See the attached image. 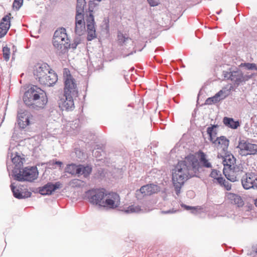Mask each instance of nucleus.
Here are the masks:
<instances>
[{
    "mask_svg": "<svg viewBox=\"0 0 257 257\" xmlns=\"http://www.w3.org/2000/svg\"><path fill=\"white\" fill-rule=\"evenodd\" d=\"M224 124L231 128L235 129L239 125L238 121H234L233 118L227 117H224L223 119Z\"/></svg>",
    "mask_w": 257,
    "mask_h": 257,
    "instance_id": "cd10ccee",
    "label": "nucleus"
},
{
    "mask_svg": "<svg viewBox=\"0 0 257 257\" xmlns=\"http://www.w3.org/2000/svg\"><path fill=\"white\" fill-rule=\"evenodd\" d=\"M199 169L198 161L193 155H188L184 160L178 163L173 169L172 174V183L177 195L185 182L194 176Z\"/></svg>",
    "mask_w": 257,
    "mask_h": 257,
    "instance_id": "f257e3e1",
    "label": "nucleus"
},
{
    "mask_svg": "<svg viewBox=\"0 0 257 257\" xmlns=\"http://www.w3.org/2000/svg\"><path fill=\"white\" fill-rule=\"evenodd\" d=\"M78 180H74L72 181L73 183H75V182L78 181Z\"/></svg>",
    "mask_w": 257,
    "mask_h": 257,
    "instance_id": "37998d69",
    "label": "nucleus"
},
{
    "mask_svg": "<svg viewBox=\"0 0 257 257\" xmlns=\"http://www.w3.org/2000/svg\"><path fill=\"white\" fill-rule=\"evenodd\" d=\"M55 164H57V165H59L60 166H61V165L62 164V162H59V161H56V162H55Z\"/></svg>",
    "mask_w": 257,
    "mask_h": 257,
    "instance_id": "79ce46f5",
    "label": "nucleus"
},
{
    "mask_svg": "<svg viewBox=\"0 0 257 257\" xmlns=\"http://www.w3.org/2000/svg\"><path fill=\"white\" fill-rule=\"evenodd\" d=\"M220 100V98H219L216 94L214 96L208 98L205 101V104L207 105H211L213 103H216Z\"/></svg>",
    "mask_w": 257,
    "mask_h": 257,
    "instance_id": "473e14b6",
    "label": "nucleus"
},
{
    "mask_svg": "<svg viewBox=\"0 0 257 257\" xmlns=\"http://www.w3.org/2000/svg\"><path fill=\"white\" fill-rule=\"evenodd\" d=\"M79 168L80 169L79 170V174H78V176L83 175L86 177L89 176L92 171V168L88 166H84L79 165Z\"/></svg>",
    "mask_w": 257,
    "mask_h": 257,
    "instance_id": "c85d7f7f",
    "label": "nucleus"
},
{
    "mask_svg": "<svg viewBox=\"0 0 257 257\" xmlns=\"http://www.w3.org/2000/svg\"><path fill=\"white\" fill-rule=\"evenodd\" d=\"M236 159L231 154H227L223 157V164L224 168H232L233 167H237L235 165Z\"/></svg>",
    "mask_w": 257,
    "mask_h": 257,
    "instance_id": "4be33fe9",
    "label": "nucleus"
},
{
    "mask_svg": "<svg viewBox=\"0 0 257 257\" xmlns=\"http://www.w3.org/2000/svg\"><path fill=\"white\" fill-rule=\"evenodd\" d=\"M11 13L8 14L0 22V38L4 37L7 33L11 26V20L13 18Z\"/></svg>",
    "mask_w": 257,
    "mask_h": 257,
    "instance_id": "f3484780",
    "label": "nucleus"
},
{
    "mask_svg": "<svg viewBox=\"0 0 257 257\" xmlns=\"http://www.w3.org/2000/svg\"><path fill=\"white\" fill-rule=\"evenodd\" d=\"M23 3V0H14L13 4V8L16 10H19Z\"/></svg>",
    "mask_w": 257,
    "mask_h": 257,
    "instance_id": "58836bf2",
    "label": "nucleus"
},
{
    "mask_svg": "<svg viewBox=\"0 0 257 257\" xmlns=\"http://www.w3.org/2000/svg\"><path fill=\"white\" fill-rule=\"evenodd\" d=\"M78 96L64 94L63 98H61L58 102L59 106L62 110L69 111L74 108V98Z\"/></svg>",
    "mask_w": 257,
    "mask_h": 257,
    "instance_id": "f8f14e48",
    "label": "nucleus"
},
{
    "mask_svg": "<svg viewBox=\"0 0 257 257\" xmlns=\"http://www.w3.org/2000/svg\"><path fill=\"white\" fill-rule=\"evenodd\" d=\"M63 77L64 79V94L78 96V91L76 80L71 75L68 69L65 68L64 69Z\"/></svg>",
    "mask_w": 257,
    "mask_h": 257,
    "instance_id": "20e7f679",
    "label": "nucleus"
},
{
    "mask_svg": "<svg viewBox=\"0 0 257 257\" xmlns=\"http://www.w3.org/2000/svg\"><path fill=\"white\" fill-rule=\"evenodd\" d=\"M85 31L84 15L76 14L75 33L79 36H81L85 33Z\"/></svg>",
    "mask_w": 257,
    "mask_h": 257,
    "instance_id": "4468645a",
    "label": "nucleus"
},
{
    "mask_svg": "<svg viewBox=\"0 0 257 257\" xmlns=\"http://www.w3.org/2000/svg\"><path fill=\"white\" fill-rule=\"evenodd\" d=\"M85 15L88 33L87 39L88 41H91L96 37L94 27V19L92 11L86 12Z\"/></svg>",
    "mask_w": 257,
    "mask_h": 257,
    "instance_id": "9b49d317",
    "label": "nucleus"
},
{
    "mask_svg": "<svg viewBox=\"0 0 257 257\" xmlns=\"http://www.w3.org/2000/svg\"><path fill=\"white\" fill-rule=\"evenodd\" d=\"M120 197L118 194L113 191H106L102 207L114 209L119 206Z\"/></svg>",
    "mask_w": 257,
    "mask_h": 257,
    "instance_id": "1a4fd4ad",
    "label": "nucleus"
},
{
    "mask_svg": "<svg viewBox=\"0 0 257 257\" xmlns=\"http://www.w3.org/2000/svg\"><path fill=\"white\" fill-rule=\"evenodd\" d=\"M237 148L239 155L242 156L257 154V144L250 143L247 140H239Z\"/></svg>",
    "mask_w": 257,
    "mask_h": 257,
    "instance_id": "0eeeda50",
    "label": "nucleus"
},
{
    "mask_svg": "<svg viewBox=\"0 0 257 257\" xmlns=\"http://www.w3.org/2000/svg\"><path fill=\"white\" fill-rule=\"evenodd\" d=\"M23 100L26 106L36 110L44 108L48 103L46 92L35 85H32L24 93Z\"/></svg>",
    "mask_w": 257,
    "mask_h": 257,
    "instance_id": "f03ea898",
    "label": "nucleus"
},
{
    "mask_svg": "<svg viewBox=\"0 0 257 257\" xmlns=\"http://www.w3.org/2000/svg\"><path fill=\"white\" fill-rule=\"evenodd\" d=\"M228 74L229 75L228 79L237 85L241 82L247 80L242 72L240 70L233 71Z\"/></svg>",
    "mask_w": 257,
    "mask_h": 257,
    "instance_id": "aec40b11",
    "label": "nucleus"
},
{
    "mask_svg": "<svg viewBox=\"0 0 257 257\" xmlns=\"http://www.w3.org/2000/svg\"><path fill=\"white\" fill-rule=\"evenodd\" d=\"M225 198L231 204L236 205L238 207H242L244 205V202L241 196L236 194L226 192L225 194Z\"/></svg>",
    "mask_w": 257,
    "mask_h": 257,
    "instance_id": "6ab92c4d",
    "label": "nucleus"
},
{
    "mask_svg": "<svg viewBox=\"0 0 257 257\" xmlns=\"http://www.w3.org/2000/svg\"><path fill=\"white\" fill-rule=\"evenodd\" d=\"M18 123L20 127L23 128H25L30 123L28 116L24 113L20 114L18 115Z\"/></svg>",
    "mask_w": 257,
    "mask_h": 257,
    "instance_id": "393cba45",
    "label": "nucleus"
},
{
    "mask_svg": "<svg viewBox=\"0 0 257 257\" xmlns=\"http://www.w3.org/2000/svg\"><path fill=\"white\" fill-rule=\"evenodd\" d=\"M38 174L36 167H26L15 175V179L19 181L32 182L38 178Z\"/></svg>",
    "mask_w": 257,
    "mask_h": 257,
    "instance_id": "423d86ee",
    "label": "nucleus"
},
{
    "mask_svg": "<svg viewBox=\"0 0 257 257\" xmlns=\"http://www.w3.org/2000/svg\"><path fill=\"white\" fill-rule=\"evenodd\" d=\"M79 43V41H75L74 43L70 44L66 29L64 28L57 29L54 33L53 39V45L61 53L66 52L70 48H76Z\"/></svg>",
    "mask_w": 257,
    "mask_h": 257,
    "instance_id": "7ed1b4c3",
    "label": "nucleus"
},
{
    "mask_svg": "<svg viewBox=\"0 0 257 257\" xmlns=\"http://www.w3.org/2000/svg\"><path fill=\"white\" fill-rule=\"evenodd\" d=\"M117 37L118 43L120 46H125L126 45V43L129 42L131 43H133L131 38L128 37H125L124 35L120 31L118 32Z\"/></svg>",
    "mask_w": 257,
    "mask_h": 257,
    "instance_id": "bb28decb",
    "label": "nucleus"
},
{
    "mask_svg": "<svg viewBox=\"0 0 257 257\" xmlns=\"http://www.w3.org/2000/svg\"><path fill=\"white\" fill-rule=\"evenodd\" d=\"M184 207L187 210H189V209H194V210H195L196 209L194 207H191V206H187V205H184Z\"/></svg>",
    "mask_w": 257,
    "mask_h": 257,
    "instance_id": "a19ab883",
    "label": "nucleus"
},
{
    "mask_svg": "<svg viewBox=\"0 0 257 257\" xmlns=\"http://www.w3.org/2000/svg\"><path fill=\"white\" fill-rule=\"evenodd\" d=\"M14 196L18 199L28 198L31 196V193L28 191H23L22 188H17L13 184L11 185Z\"/></svg>",
    "mask_w": 257,
    "mask_h": 257,
    "instance_id": "412c9836",
    "label": "nucleus"
},
{
    "mask_svg": "<svg viewBox=\"0 0 257 257\" xmlns=\"http://www.w3.org/2000/svg\"><path fill=\"white\" fill-rule=\"evenodd\" d=\"M213 127L207 128V132L209 136V140L217 150L225 153L229 146V140L224 136L215 138L216 134L214 135L213 134Z\"/></svg>",
    "mask_w": 257,
    "mask_h": 257,
    "instance_id": "39448f33",
    "label": "nucleus"
},
{
    "mask_svg": "<svg viewBox=\"0 0 257 257\" xmlns=\"http://www.w3.org/2000/svg\"><path fill=\"white\" fill-rule=\"evenodd\" d=\"M141 211V207L139 205H131L129 206L125 210L126 213H136Z\"/></svg>",
    "mask_w": 257,
    "mask_h": 257,
    "instance_id": "72a5a7b5",
    "label": "nucleus"
},
{
    "mask_svg": "<svg viewBox=\"0 0 257 257\" xmlns=\"http://www.w3.org/2000/svg\"><path fill=\"white\" fill-rule=\"evenodd\" d=\"M61 184L59 182L53 184L52 183H48L42 187L39 188V193L43 195H50L56 189L61 187Z\"/></svg>",
    "mask_w": 257,
    "mask_h": 257,
    "instance_id": "a211bd4d",
    "label": "nucleus"
},
{
    "mask_svg": "<svg viewBox=\"0 0 257 257\" xmlns=\"http://www.w3.org/2000/svg\"><path fill=\"white\" fill-rule=\"evenodd\" d=\"M242 172V170L239 166L233 167L232 168H224L223 169V173L226 178L233 182L237 180L238 176Z\"/></svg>",
    "mask_w": 257,
    "mask_h": 257,
    "instance_id": "ddd939ff",
    "label": "nucleus"
},
{
    "mask_svg": "<svg viewBox=\"0 0 257 257\" xmlns=\"http://www.w3.org/2000/svg\"><path fill=\"white\" fill-rule=\"evenodd\" d=\"M10 54H11L10 49L7 46L4 47L3 48V57H4V59L6 61H8L9 60L10 57Z\"/></svg>",
    "mask_w": 257,
    "mask_h": 257,
    "instance_id": "f704fd0d",
    "label": "nucleus"
},
{
    "mask_svg": "<svg viewBox=\"0 0 257 257\" xmlns=\"http://www.w3.org/2000/svg\"><path fill=\"white\" fill-rule=\"evenodd\" d=\"M233 89V86L230 85L229 86H226L222 88L216 94L218 96L220 100L225 98L226 97L229 96L230 94L231 90Z\"/></svg>",
    "mask_w": 257,
    "mask_h": 257,
    "instance_id": "a878e982",
    "label": "nucleus"
},
{
    "mask_svg": "<svg viewBox=\"0 0 257 257\" xmlns=\"http://www.w3.org/2000/svg\"><path fill=\"white\" fill-rule=\"evenodd\" d=\"M221 186H222L227 191H229L231 189V184L228 181H226L224 178L220 179L219 182L218 183Z\"/></svg>",
    "mask_w": 257,
    "mask_h": 257,
    "instance_id": "c9c22d12",
    "label": "nucleus"
},
{
    "mask_svg": "<svg viewBox=\"0 0 257 257\" xmlns=\"http://www.w3.org/2000/svg\"><path fill=\"white\" fill-rule=\"evenodd\" d=\"M45 79L48 81V84H40L42 85H44L45 86H51L55 84L58 80L57 75L56 73L51 70L48 73H47V75L46 76H44Z\"/></svg>",
    "mask_w": 257,
    "mask_h": 257,
    "instance_id": "b1692460",
    "label": "nucleus"
},
{
    "mask_svg": "<svg viewBox=\"0 0 257 257\" xmlns=\"http://www.w3.org/2000/svg\"><path fill=\"white\" fill-rule=\"evenodd\" d=\"M210 176L214 179H216L218 183L219 182L220 179H223V178L221 177V173L220 171H218L215 169L212 170V171L210 174Z\"/></svg>",
    "mask_w": 257,
    "mask_h": 257,
    "instance_id": "2f4dec72",
    "label": "nucleus"
},
{
    "mask_svg": "<svg viewBox=\"0 0 257 257\" xmlns=\"http://www.w3.org/2000/svg\"><path fill=\"white\" fill-rule=\"evenodd\" d=\"M243 187L245 189L251 188L257 189V176L254 174H246L241 180Z\"/></svg>",
    "mask_w": 257,
    "mask_h": 257,
    "instance_id": "2eb2a0df",
    "label": "nucleus"
},
{
    "mask_svg": "<svg viewBox=\"0 0 257 257\" xmlns=\"http://www.w3.org/2000/svg\"><path fill=\"white\" fill-rule=\"evenodd\" d=\"M197 155L199 160V162H198L199 166L200 163L204 167L207 168H210L212 167L211 163L209 162V160L208 159L207 155L203 152L202 151H198L197 153Z\"/></svg>",
    "mask_w": 257,
    "mask_h": 257,
    "instance_id": "5701e85b",
    "label": "nucleus"
},
{
    "mask_svg": "<svg viewBox=\"0 0 257 257\" xmlns=\"http://www.w3.org/2000/svg\"><path fill=\"white\" fill-rule=\"evenodd\" d=\"M147 1L151 7L157 6L160 3L159 0H147Z\"/></svg>",
    "mask_w": 257,
    "mask_h": 257,
    "instance_id": "ea45409f",
    "label": "nucleus"
},
{
    "mask_svg": "<svg viewBox=\"0 0 257 257\" xmlns=\"http://www.w3.org/2000/svg\"><path fill=\"white\" fill-rule=\"evenodd\" d=\"M12 162L18 167L23 166V162L22 159L19 156H16L12 159Z\"/></svg>",
    "mask_w": 257,
    "mask_h": 257,
    "instance_id": "e433bc0d",
    "label": "nucleus"
},
{
    "mask_svg": "<svg viewBox=\"0 0 257 257\" xmlns=\"http://www.w3.org/2000/svg\"><path fill=\"white\" fill-rule=\"evenodd\" d=\"M79 165H76L75 164L69 165L67 168V172L72 175H78L79 174Z\"/></svg>",
    "mask_w": 257,
    "mask_h": 257,
    "instance_id": "7c9ffc66",
    "label": "nucleus"
},
{
    "mask_svg": "<svg viewBox=\"0 0 257 257\" xmlns=\"http://www.w3.org/2000/svg\"><path fill=\"white\" fill-rule=\"evenodd\" d=\"M51 70L47 64L37 63L33 67V74L40 84H48V81L45 79L44 76H46L47 73Z\"/></svg>",
    "mask_w": 257,
    "mask_h": 257,
    "instance_id": "6e6552de",
    "label": "nucleus"
},
{
    "mask_svg": "<svg viewBox=\"0 0 257 257\" xmlns=\"http://www.w3.org/2000/svg\"><path fill=\"white\" fill-rule=\"evenodd\" d=\"M255 205L257 207V199L255 200Z\"/></svg>",
    "mask_w": 257,
    "mask_h": 257,
    "instance_id": "c03bdc74",
    "label": "nucleus"
},
{
    "mask_svg": "<svg viewBox=\"0 0 257 257\" xmlns=\"http://www.w3.org/2000/svg\"><path fill=\"white\" fill-rule=\"evenodd\" d=\"M85 6L86 2L85 0H77L76 14H83L84 8Z\"/></svg>",
    "mask_w": 257,
    "mask_h": 257,
    "instance_id": "c756f323",
    "label": "nucleus"
},
{
    "mask_svg": "<svg viewBox=\"0 0 257 257\" xmlns=\"http://www.w3.org/2000/svg\"><path fill=\"white\" fill-rule=\"evenodd\" d=\"M240 67H245L248 70H257V67L254 63H241L240 65Z\"/></svg>",
    "mask_w": 257,
    "mask_h": 257,
    "instance_id": "4c0bfd02",
    "label": "nucleus"
},
{
    "mask_svg": "<svg viewBox=\"0 0 257 257\" xmlns=\"http://www.w3.org/2000/svg\"><path fill=\"white\" fill-rule=\"evenodd\" d=\"M160 187L156 185L150 184L143 186L139 190L137 191V195L139 193L142 194L143 196L151 195L160 191Z\"/></svg>",
    "mask_w": 257,
    "mask_h": 257,
    "instance_id": "dca6fc26",
    "label": "nucleus"
},
{
    "mask_svg": "<svg viewBox=\"0 0 257 257\" xmlns=\"http://www.w3.org/2000/svg\"><path fill=\"white\" fill-rule=\"evenodd\" d=\"M106 190L104 188H96L88 191V199L90 203L102 207Z\"/></svg>",
    "mask_w": 257,
    "mask_h": 257,
    "instance_id": "9d476101",
    "label": "nucleus"
}]
</instances>
